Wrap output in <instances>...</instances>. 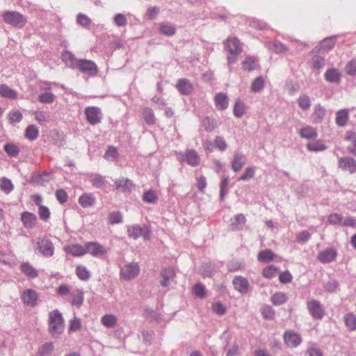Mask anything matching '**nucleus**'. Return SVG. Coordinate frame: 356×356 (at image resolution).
<instances>
[{
	"mask_svg": "<svg viewBox=\"0 0 356 356\" xmlns=\"http://www.w3.org/2000/svg\"><path fill=\"white\" fill-rule=\"evenodd\" d=\"M298 104L302 110H308L311 106L310 97L306 95H300L298 99Z\"/></svg>",
	"mask_w": 356,
	"mask_h": 356,
	"instance_id": "4d7b16f0",
	"label": "nucleus"
},
{
	"mask_svg": "<svg viewBox=\"0 0 356 356\" xmlns=\"http://www.w3.org/2000/svg\"><path fill=\"white\" fill-rule=\"evenodd\" d=\"M140 273V266L136 262H131L120 267V278L125 281L134 280Z\"/></svg>",
	"mask_w": 356,
	"mask_h": 356,
	"instance_id": "39448f33",
	"label": "nucleus"
},
{
	"mask_svg": "<svg viewBox=\"0 0 356 356\" xmlns=\"http://www.w3.org/2000/svg\"><path fill=\"white\" fill-rule=\"evenodd\" d=\"M72 305L76 307H80L82 305L84 299L83 291L77 289L72 293Z\"/></svg>",
	"mask_w": 356,
	"mask_h": 356,
	"instance_id": "58836bf2",
	"label": "nucleus"
},
{
	"mask_svg": "<svg viewBox=\"0 0 356 356\" xmlns=\"http://www.w3.org/2000/svg\"><path fill=\"white\" fill-rule=\"evenodd\" d=\"M37 245L39 251L43 256L49 257L54 254V248L50 240L47 238L40 239L37 242Z\"/></svg>",
	"mask_w": 356,
	"mask_h": 356,
	"instance_id": "9b49d317",
	"label": "nucleus"
},
{
	"mask_svg": "<svg viewBox=\"0 0 356 356\" xmlns=\"http://www.w3.org/2000/svg\"><path fill=\"white\" fill-rule=\"evenodd\" d=\"M338 167L350 175L355 174L356 173V160L350 156L341 157L338 161Z\"/></svg>",
	"mask_w": 356,
	"mask_h": 356,
	"instance_id": "1a4fd4ad",
	"label": "nucleus"
},
{
	"mask_svg": "<svg viewBox=\"0 0 356 356\" xmlns=\"http://www.w3.org/2000/svg\"><path fill=\"white\" fill-rule=\"evenodd\" d=\"M143 117L147 124L152 125L155 124L156 119L153 111L149 108H143Z\"/></svg>",
	"mask_w": 356,
	"mask_h": 356,
	"instance_id": "49530a36",
	"label": "nucleus"
},
{
	"mask_svg": "<svg viewBox=\"0 0 356 356\" xmlns=\"http://www.w3.org/2000/svg\"><path fill=\"white\" fill-rule=\"evenodd\" d=\"M346 139L351 143L348 147V150L353 155L356 156V133L350 132L348 134Z\"/></svg>",
	"mask_w": 356,
	"mask_h": 356,
	"instance_id": "6e6d98bb",
	"label": "nucleus"
},
{
	"mask_svg": "<svg viewBox=\"0 0 356 356\" xmlns=\"http://www.w3.org/2000/svg\"><path fill=\"white\" fill-rule=\"evenodd\" d=\"M76 274L82 281H87L90 277V272L89 270L86 267L81 265L76 266Z\"/></svg>",
	"mask_w": 356,
	"mask_h": 356,
	"instance_id": "37998d69",
	"label": "nucleus"
},
{
	"mask_svg": "<svg viewBox=\"0 0 356 356\" xmlns=\"http://www.w3.org/2000/svg\"><path fill=\"white\" fill-rule=\"evenodd\" d=\"M159 32L166 36L170 37L176 33V27L170 22H163L159 24Z\"/></svg>",
	"mask_w": 356,
	"mask_h": 356,
	"instance_id": "c756f323",
	"label": "nucleus"
},
{
	"mask_svg": "<svg viewBox=\"0 0 356 356\" xmlns=\"http://www.w3.org/2000/svg\"><path fill=\"white\" fill-rule=\"evenodd\" d=\"M49 332L54 337L60 335L65 329V321L62 314L58 309H54L49 314Z\"/></svg>",
	"mask_w": 356,
	"mask_h": 356,
	"instance_id": "f257e3e1",
	"label": "nucleus"
},
{
	"mask_svg": "<svg viewBox=\"0 0 356 356\" xmlns=\"http://www.w3.org/2000/svg\"><path fill=\"white\" fill-rule=\"evenodd\" d=\"M341 76V73L336 68L327 69L324 74L325 79L329 83H339Z\"/></svg>",
	"mask_w": 356,
	"mask_h": 356,
	"instance_id": "a878e982",
	"label": "nucleus"
},
{
	"mask_svg": "<svg viewBox=\"0 0 356 356\" xmlns=\"http://www.w3.org/2000/svg\"><path fill=\"white\" fill-rule=\"evenodd\" d=\"M214 102L216 108L220 111L225 110L229 105L227 95L223 92L217 93L215 96Z\"/></svg>",
	"mask_w": 356,
	"mask_h": 356,
	"instance_id": "393cba45",
	"label": "nucleus"
},
{
	"mask_svg": "<svg viewBox=\"0 0 356 356\" xmlns=\"http://www.w3.org/2000/svg\"><path fill=\"white\" fill-rule=\"evenodd\" d=\"M175 270L171 268L163 269L161 273V284L163 287H169L175 283Z\"/></svg>",
	"mask_w": 356,
	"mask_h": 356,
	"instance_id": "2eb2a0df",
	"label": "nucleus"
},
{
	"mask_svg": "<svg viewBox=\"0 0 356 356\" xmlns=\"http://www.w3.org/2000/svg\"><path fill=\"white\" fill-rule=\"evenodd\" d=\"M24 136L31 141L35 140L39 136L38 128L35 125L28 126L25 130Z\"/></svg>",
	"mask_w": 356,
	"mask_h": 356,
	"instance_id": "ea45409f",
	"label": "nucleus"
},
{
	"mask_svg": "<svg viewBox=\"0 0 356 356\" xmlns=\"http://www.w3.org/2000/svg\"><path fill=\"white\" fill-rule=\"evenodd\" d=\"M349 120V112L348 109H341L336 113V124L337 126L343 127L347 124Z\"/></svg>",
	"mask_w": 356,
	"mask_h": 356,
	"instance_id": "cd10ccee",
	"label": "nucleus"
},
{
	"mask_svg": "<svg viewBox=\"0 0 356 356\" xmlns=\"http://www.w3.org/2000/svg\"><path fill=\"white\" fill-rule=\"evenodd\" d=\"M345 71L350 76L356 75V59H353L346 64Z\"/></svg>",
	"mask_w": 356,
	"mask_h": 356,
	"instance_id": "774afa93",
	"label": "nucleus"
},
{
	"mask_svg": "<svg viewBox=\"0 0 356 356\" xmlns=\"http://www.w3.org/2000/svg\"><path fill=\"white\" fill-rule=\"evenodd\" d=\"M32 179L36 184L44 186L53 179V173L51 172L45 171L42 173L35 175L33 176Z\"/></svg>",
	"mask_w": 356,
	"mask_h": 356,
	"instance_id": "b1692460",
	"label": "nucleus"
},
{
	"mask_svg": "<svg viewBox=\"0 0 356 356\" xmlns=\"http://www.w3.org/2000/svg\"><path fill=\"white\" fill-rule=\"evenodd\" d=\"M283 337L285 343L290 348H296L302 342L300 335L293 331L285 332Z\"/></svg>",
	"mask_w": 356,
	"mask_h": 356,
	"instance_id": "f8f14e48",
	"label": "nucleus"
},
{
	"mask_svg": "<svg viewBox=\"0 0 356 356\" xmlns=\"http://www.w3.org/2000/svg\"><path fill=\"white\" fill-rule=\"evenodd\" d=\"M300 135L303 138L312 140L317 137V132L312 127L307 126L300 129Z\"/></svg>",
	"mask_w": 356,
	"mask_h": 356,
	"instance_id": "f704fd0d",
	"label": "nucleus"
},
{
	"mask_svg": "<svg viewBox=\"0 0 356 356\" xmlns=\"http://www.w3.org/2000/svg\"><path fill=\"white\" fill-rule=\"evenodd\" d=\"M225 49L228 51L227 54V63L230 67L232 64H234L237 60L238 56L242 52V46L239 40L235 37L229 38L226 40Z\"/></svg>",
	"mask_w": 356,
	"mask_h": 356,
	"instance_id": "f03ea898",
	"label": "nucleus"
},
{
	"mask_svg": "<svg viewBox=\"0 0 356 356\" xmlns=\"http://www.w3.org/2000/svg\"><path fill=\"white\" fill-rule=\"evenodd\" d=\"M185 160L191 166H197L200 163V156L197 152L193 149H187L185 152Z\"/></svg>",
	"mask_w": 356,
	"mask_h": 356,
	"instance_id": "bb28decb",
	"label": "nucleus"
},
{
	"mask_svg": "<svg viewBox=\"0 0 356 356\" xmlns=\"http://www.w3.org/2000/svg\"><path fill=\"white\" fill-rule=\"evenodd\" d=\"M21 298L26 306L34 307L36 305L38 294L33 289H26L22 293Z\"/></svg>",
	"mask_w": 356,
	"mask_h": 356,
	"instance_id": "ddd939ff",
	"label": "nucleus"
},
{
	"mask_svg": "<svg viewBox=\"0 0 356 356\" xmlns=\"http://www.w3.org/2000/svg\"><path fill=\"white\" fill-rule=\"evenodd\" d=\"M177 88L179 92L183 95H189L193 90V86L186 79H181L177 83Z\"/></svg>",
	"mask_w": 356,
	"mask_h": 356,
	"instance_id": "2f4dec72",
	"label": "nucleus"
},
{
	"mask_svg": "<svg viewBox=\"0 0 356 356\" xmlns=\"http://www.w3.org/2000/svg\"><path fill=\"white\" fill-rule=\"evenodd\" d=\"M245 104L240 99L236 100L233 108V113L234 116L238 118H241L245 114Z\"/></svg>",
	"mask_w": 356,
	"mask_h": 356,
	"instance_id": "a19ab883",
	"label": "nucleus"
},
{
	"mask_svg": "<svg viewBox=\"0 0 356 356\" xmlns=\"http://www.w3.org/2000/svg\"><path fill=\"white\" fill-rule=\"evenodd\" d=\"M277 268L274 265L267 266L263 270L262 275L265 278L272 279L276 275Z\"/></svg>",
	"mask_w": 356,
	"mask_h": 356,
	"instance_id": "69168bd1",
	"label": "nucleus"
},
{
	"mask_svg": "<svg viewBox=\"0 0 356 356\" xmlns=\"http://www.w3.org/2000/svg\"><path fill=\"white\" fill-rule=\"evenodd\" d=\"M261 312L266 320H273L275 318V312L273 307L269 305H264L261 308Z\"/></svg>",
	"mask_w": 356,
	"mask_h": 356,
	"instance_id": "864d4df0",
	"label": "nucleus"
},
{
	"mask_svg": "<svg viewBox=\"0 0 356 356\" xmlns=\"http://www.w3.org/2000/svg\"><path fill=\"white\" fill-rule=\"evenodd\" d=\"M118 321L116 316L113 314H105L101 318L102 324L108 328H113Z\"/></svg>",
	"mask_w": 356,
	"mask_h": 356,
	"instance_id": "4c0bfd02",
	"label": "nucleus"
},
{
	"mask_svg": "<svg viewBox=\"0 0 356 356\" xmlns=\"http://www.w3.org/2000/svg\"><path fill=\"white\" fill-rule=\"evenodd\" d=\"M62 60L65 63L66 66L74 69L76 66L77 60L74 54L70 51H64L62 54Z\"/></svg>",
	"mask_w": 356,
	"mask_h": 356,
	"instance_id": "72a5a7b5",
	"label": "nucleus"
},
{
	"mask_svg": "<svg viewBox=\"0 0 356 356\" xmlns=\"http://www.w3.org/2000/svg\"><path fill=\"white\" fill-rule=\"evenodd\" d=\"M255 168L253 166L247 167L243 175L238 178V181H247L254 177Z\"/></svg>",
	"mask_w": 356,
	"mask_h": 356,
	"instance_id": "052dcab7",
	"label": "nucleus"
},
{
	"mask_svg": "<svg viewBox=\"0 0 356 356\" xmlns=\"http://www.w3.org/2000/svg\"><path fill=\"white\" fill-rule=\"evenodd\" d=\"M246 163V158L244 154L241 152H236L234 154L233 159L231 162V167L233 171L237 172L240 171Z\"/></svg>",
	"mask_w": 356,
	"mask_h": 356,
	"instance_id": "f3484780",
	"label": "nucleus"
},
{
	"mask_svg": "<svg viewBox=\"0 0 356 356\" xmlns=\"http://www.w3.org/2000/svg\"><path fill=\"white\" fill-rule=\"evenodd\" d=\"M0 188L6 194L11 193L14 188V186L10 179L6 177L0 179Z\"/></svg>",
	"mask_w": 356,
	"mask_h": 356,
	"instance_id": "a18cd8bd",
	"label": "nucleus"
},
{
	"mask_svg": "<svg viewBox=\"0 0 356 356\" xmlns=\"http://www.w3.org/2000/svg\"><path fill=\"white\" fill-rule=\"evenodd\" d=\"M246 221V218L244 214H236L234 216L232 220L230 229L232 231H241L244 228Z\"/></svg>",
	"mask_w": 356,
	"mask_h": 356,
	"instance_id": "412c9836",
	"label": "nucleus"
},
{
	"mask_svg": "<svg viewBox=\"0 0 356 356\" xmlns=\"http://www.w3.org/2000/svg\"><path fill=\"white\" fill-rule=\"evenodd\" d=\"M275 254L271 250H261L257 256V259L261 262H268L273 260Z\"/></svg>",
	"mask_w": 356,
	"mask_h": 356,
	"instance_id": "de8ad7c7",
	"label": "nucleus"
},
{
	"mask_svg": "<svg viewBox=\"0 0 356 356\" xmlns=\"http://www.w3.org/2000/svg\"><path fill=\"white\" fill-rule=\"evenodd\" d=\"M54 99L55 95L51 92H45L38 96V100L44 104H51L54 102Z\"/></svg>",
	"mask_w": 356,
	"mask_h": 356,
	"instance_id": "680f3d73",
	"label": "nucleus"
},
{
	"mask_svg": "<svg viewBox=\"0 0 356 356\" xmlns=\"http://www.w3.org/2000/svg\"><path fill=\"white\" fill-rule=\"evenodd\" d=\"M235 290L242 294L248 292L249 289L248 280L242 276H236L232 281Z\"/></svg>",
	"mask_w": 356,
	"mask_h": 356,
	"instance_id": "dca6fc26",
	"label": "nucleus"
},
{
	"mask_svg": "<svg viewBox=\"0 0 356 356\" xmlns=\"http://www.w3.org/2000/svg\"><path fill=\"white\" fill-rule=\"evenodd\" d=\"M85 114L88 122L92 125L99 124L102 119L103 114L97 106H88L85 109Z\"/></svg>",
	"mask_w": 356,
	"mask_h": 356,
	"instance_id": "423d86ee",
	"label": "nucleus"
},
{
	"mask_svg": "<svg viewBox=\"0 0 356 356\" xmlns=\"http://www.w3.org/2000/svg\"><path fill=\"white\" fill-rule=\"evenodd\" d=\"M307 309L311 316L317 320H321L325 315L323 305L318 300H312L307 302Z\"/></svg>",
	"mask_w": 356,
	"mask_h": 356,
	"instance_id": "6e6552de",
	"label": "nucleus"
},
{
	"mask_svg": "<svg viewBox=\"0 0 356 356\" xmlns=\"http://www.w3.org/2000/svg\"><path fill=\"white\" fill-rule=\"evenodd\" d=\"M0 95L9 99L17 98V92L4 83L0 85Z\"/></svg>",
	"mask_w": 356,
	"mask_h": 356,
	"instance_id": "7c9ffc66",
	"label": "nucleus"
},
{
	"mask_svg": "<svg viewBox=\"0 0 356 356\" xmlns=\"http://www.w3.org/2000/svg\"><path fill=\"white\" fill-rule=\"evenodd\" d=\"M79 204L83 208L93 207L96 203V197L92 193H84L78 199Z\"/></svg>",
	"mask_w": 356,
	"mask_h": 356,
	"instance_id": "a211bd4d",
	"label": "nucleus"
},
{
	"mask_svg": "<svg viewBox=\"0 0 356 356\" xmlns=\"http://www.w3.org/2000/svg\"><path fill=\"white\" fill-rule=\"evenodd\" d=\"M4 150L10 156H17L19 153V147L13 143L6 144Z\"/></svg>",
	"mask_w": 356,
	"mask_h": 356,
	"instance_id": "338daca9",
	"label": "nucleus"
},
{
	"mask_svg": "<svg viewBox=\"0 0 356 356\" xmlns=\"http://www.w3.org/2000/svg\"><path fill=\"white\" fill-rule=\"evenodd\" d=\"M118 157V149L113 146L109 147L104 154V158L108 161H115Z\"/></svg>",
	"mask_w": 356,
	"mask_h": 356,
	"instance_id": "0e129e2a",
	"label": "nucleus"
},
{
	"mask_svg": "<svg viewBox=\"0 0 356 356\" xmlns=\"http://www.w3.org/2000/svg\"><path fill=\"white\" fill-rule=\"evenodd\" d=\"M21 220L25 228L32 229L35 226L37 217L31 212L24 211L21 214Z\"/></svg>",
	"mask_w": 356,
	"mask_h": 356,
	"instance_id": "6ab92c4d",
	"label": "nucleus"
},
{
	"mask_svg": "<svg viewBox=\"0 0 356 356\" xmlns=\"http://www.w3.org/2000/svg\"><path fill=\"white\" fill-rule=\"evenodd\" d=\"M258 59L254 56H247L242 62V67L245 71L251 72L257 69Z\"/></svg>",
	"mask_w": 356,
	"mask_h": 356,
	"instance_id": "c85d7f7f",
	"label": "nucleus"
},
{
	"mask_svg": "<svg viewBox=\"0 0 356 356\" xmlns=\"http://www.w3.org/2000/svg\"><path fill=\"white\" fill-rule=\"evenodd\" d=\"M76 22L78 24L88 29L92 26L91 19L85 14L79 13L76 17Z\"/></svg>",
	"mask_w": 356,
	"mask_h": 356,
	"instance_id": "603ef678",
	"label": "nucleus"
},
{
	"mask_svg": "<svg viewBox=\"0 0 356 356\" xmlns=\"http://www.w3.org/2000/svg\"><path fill=\"white\" fill-rule=\"evenodd\" d=\"M143 200L149 204H154L158 200V195L154 190H148L144 192Z\"/></svg>",
	"mask_w": 356,
	"mask_h": 356,
	"instance_id": "8fccbe9b",
	"label": "nucleus"
},
{
	"mask_svg": "<svg viewBox=\"0 0 356 356\" xmlns=\"http://www.w3.org/2000/svg\"><path fill=\"white\" fill-rule=\"evenodd\" d=\"M129 237L136 240L143 236L145 241L149 240L151 236V230L147 226L141 227L138 225H132L127 227Z\"/></svg>",
	"mask_w": 356,
	"mask_h": 356,
	"instance_id": "20e7f679",
	"label": "nucleus"
},
{
	"mask_svg": "<svg viewBox=\"0 0 356 356\" xmlns=\"http://www.w3.org/2000/svg\"><path fill=\"white\" fill-rule=\"evenodd\" d=\"M86 254L93 257H99L106 254V249L98 242H88L85 244Z\"/></svg>",
	"mask_w": 356,
	"mask_h": 356,
	"instance_id": "9d476101",
	"label": "nucleus"
},
{
	"mask_svg": "<svg viewBox=\"0 0 356 356\" xmlns=\"http://www.w3.org/2000/svg\"><path fill=\"white\" fill-rule=\"evenodd\" d=\"M346 326L350 331L356 330V316L353 313H348L344 316Z\"/></svg>",
	"mask_w": 356,
	"mask_h": 356,
	"instance_id": "c03bdc74",
	"label": "nucleus"
},
{
	"mask_svg": "<svg viewBox=\"0 0 356 356\" xmlns=\"http://www.w3.org/2000/svg\"><path fill=\"white\" fill-rule=\"evenodd\" d=\"M287 300V296L283 292H277L274 293L270 298V300L273 304L277 306L284 304Z\"/></svg>",
	"mask_w": 356,
	"mask_h": 356,
	"instance_id": "79ce46f5",
	"label": "nucleus"
},
{
	"mask_svg": "<svg viewBox=\"0 0 356 356\" xmlns=\"http://www.w3.org/2000/svg\"><path fill=\"white\" fill-rule=\"evenodd\" d=\"M202 124L207 131H212L217 127V122L216 120L210 117L204 118Z\"/></svg>",
	"mask_w": 356,
	"mask_h": 356,
	"instance_id": "bf43d9fd",
	"label": "nucleus"
},
{
	"mask_svg": "<svg viewBox=\"0 0 356 356\" xmlns=\"http://www.w3.org/2000/svg\"><path fill=\"white\" fill-rule=\"evenodd\" d=\"M66 251L74 257H81L86 254V246L73 244L67 248Z\"/></svg>",
	"mask_w": 356,
	"mask_h": 356,
	"instance_id": "473e14b6",
	"label": "nucleus"
},
{
	"mask_svg": "<svg viewBox=\"0 0 356 356\" xmlns=\"http://www.w3.org/2000/svg\"><path fill=\"white\" fill-rule=\"evenodd\" d=\"M337 250L334 248H327L319 252L318 259L323 264L330 263L335 260Z\"/></svg>",
	"mask_w": 356,
	"mask_h": 356,
	"instance_id": "4468645a",
	"label": "nucleus"
},
{
	"mask_svg": "<svg viewBox=\"0 0 356 356\" xmlns=\"http://www.w3.org/2000/svg\"><path fill=\"white\" fill-rule=\"evenodd\" d=\"M90 182L95 188H102L106 184V180L105 178L102 175L99 174H95L92 176Z\"/></svg>",
	"mask_w": 356,
	"mask_h": 356,
	"instance_id": "3c124183",
	"label": "nucleus"
},
{
	"mask_svg": "<svg viewBox=\"0 0 356 356\" xmlns=\"http://www.w3.org/2000/svg\"><path fill=\"white\" fill-rule=\"evenodd\" d=\"M2 17L6 24L16 27H23L27 21L25 16L17 11L7 10L3 13Z\"/></svg>",
	"mask_w": 356,
	"mask_h": 356,
	"instance_id": "7ed1b4c3",
	"label": "nucleus"
},
{
	"mask_svg": "<svg viewBox=\"0 0 356 356\" xmlns=\"http://www.w3.org/2000/svg\"><path fill=\"white\" fill-rule=\"evenodd\" d=\"M54 350L52 343H45L38 349V356H49Z\"/></svg>",
	"mask_w": 356,
	"mask_h": 356,
	"instance_id": "5fc2aeb1",
	"label": "nucleus"
},
{
	"mask_svg": "<svg viewBox=\"0 0 356 356\" xmlns=\"http://www.w3.org/2000/svg\"><path fill=\"white\" fill-rule=\"evenodd\" d=\"M19 268L22 273L30 279H35L38 276V271L29 262H22Z\"/></svg>",
	"mask_w": 356,
	"mask_h": 356,
	"instance_id": "5701e85b",
	"label": "nucleus"
},
{
	"mask_svg": "<svg viewBox=\"0 0 356 356\" xmlns=\"http://www.w3.org/2000/svg\"><path fill=\"white\" fill-rule=\"evenodd\" d=\"M336 38L337 36L333 35L323 39L319 44V48L326 51L331 50L334 47Z\"/></svg>",
	"mask_w": 356,
	"mask_h": 356,
	"instance_id": "c9c22d12",
	"label": "nucleus"
},
{
	"mask_svg": "<svg viewBox=\"0 0 356 356\" xmlns=\"http://www.w3.org/2000/svg\"><path fill=\"white\" fill-rule=\"evenodd\" d=\"M115 185L118 190H120L122 192L131 191L134 188V184L133 181L124 177H120L115 181Z\"/></svg>",
	"mask_w": 356,
	"mask_h": 356,
	"instance_id": "aec40b11",
	"label": "nucleus"
},
{
	"mask_svg": "<svg viewBox=\"0 0 356 356\" xmlns=\"http://www.w3.org/2000/svg\"><path fill=\"white\" fill-rule=\"evenodd\" d=\"M229 184V177H225L222 179L220 185V201L223 202L225 195L228 193L227 186Z\"/></svg>",
	"mask_w": 356,
	"mask_h": 356,
	"instance_id": "13d9d810",
	"label": "nucleus"
},
{
	"mask_svg": "<svg viewBox=\"0 0 356 356\" xmlns=\"http://www.w3.org/2000/svg\"><path fill=\"white\" fill-rule=\"evenodd\" d=\"M264 86L265 80L261 76H259L252 81L250 86V90L252 92H259L264 88Z\"/></svg>",
	"mask_w": 356,
	"mask_h": 356,
	"instance_id": "e433bc0d",
	"label": "nucleus"
},
{
	"mask_svg": "<svg viewBox=\"0 0 356 356\" xmlns=\"http://www.w3.org/2000/svg\"><path fill=\"white\" fill-rule=\"evenodd\" d=\"M265 47L270 51L275 54H282L289 51V48L282 42L278 40L273 42H267Z\"/></svg>",
	"mask_w": 356,
	"mask_h": 356,
	"instance_id": "4be33fe9",
	"label": "nucleus"
},
{
	"mask_svg": "<svg viewBox=\"0 0 356 356\" xmlns=\"http://www.w3.org/2000/svg\"><path fill=\"white\" fill-rule=\"evenodd\" d=\"M325 115V110L323 106L320 104H318L314 108V111L313 113V118L314 122L318 123L321 122L324 116Z\"/></svg>",
	"mask_w": 356,
	"mask_h": 356,
	"instance_id": "09e8293b",
	"label": "nucleus"
},
{
	"mask_svg": "<svg viewBox=\"0 0 356 356\" xmlns=\"http://www.w3.org/2000/svg\"><path fill=\"white\" fill-rule=\"evenodd\" d=\"M307 148L311 152H321L325 150L326 149V146L322 142L316 141L308 143Z\"/></svg>",
	"mask_w": 356,
	"mask_h": 356,
	"instance_id": "e2e57ef3",
	"label": "nucleus"
},
{
	"mask_svg": "<svg viewBox=\"0 0 356 356\" xmlns=\"http://www.w3.org/2000/svg\"><path fill=\"white\" fill-rule=\"evenodd\" d=\"M76 67H78L82 73L88 74L91 76H95L97 73V67L96 64L90 60H78Z\"/></svg>",
	"mask_w": 356,
	"mask_h": 356,
	"instance_id": "0eeeda50",
	"label": "nucleus"
}]
</instances>
